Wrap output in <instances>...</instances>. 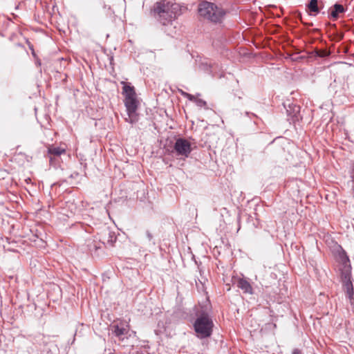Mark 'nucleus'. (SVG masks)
Here are the masks:
<instances>
[{
	"mask_svg": "<svg viewBox=\"0 0 354 354\" xmlns=\"http://www.w3.org/2000/svg\"><path fill=\"white\" fill-rule=\"evenodd\" d=\"M292 354H301V351L298 348H295L292 351Z\"/></svg>",
	"mask_w": 354,
	"mask_h": 354,
	"instance_id": "22",
	"label": "nucleus"
},
{
	"mask_svg": "<svg viewBox=\"0 0 354 354\" xmlns=\"http://www.w3.org/2000/svg\"><path fill=\"white\" fill-rule=\"evenodd\" d=\"M344 12V7L339 3H335L333 6V8L330 13V15L332 18L336 19L339 17V14L342 13Z\"/></svg>",
	"mask_w": 354,
	"mask_h": 354,
	"instance_id": "12",
	"label": "nucleus"
},
{
	"mask_svg": "<svg viewBox=\"0 0 354 354\" xmlns=\"http://www.w3.org/2000/svg\"><path fill=\"white\" fill-rule=\"evenodd\" d=\"M153 12L157 19L162 25H167L176 17L179 9L177 5L162 0L154 5Z\"/></svg>",
	"mask_w": 354,
	"mask_h": 354,
	"instance_id": "2",
	"label": "nucleus"
},
{
	"mask_svg": "<svg viewBox=\"0 0 354 354\" xmlns=\"http://www.w3.org/2000/svg\"><path fill=\"white\" fill-rule=\"evenodd\" d=\"M344 34L342 32H337L335 34V38L337 41L342 40L344 38Z\"/></svg>",
	"mask_w": 354,
	"mask_h": 354,
	"instance_id": "17",
	"label": "nucleus"
},
{
	"mask_svg": "<svg viewBox=\"0 0 354 354\" xmlns=\"http://www.w3.org/2000/svg\"><path fill=\"white\" fill-rule=\"evenodd\" d=\"M174 149L177 156H181L184 158L189 157L192 151L190 142L182 138L176 139Z\"/></svg>",
	"mask_w": 354,
	"mask_h": 354,
	"instance_id": "5",
	"label": "nucleus"
},
{
	"mask_svg": "<svg viewBox=\"0 0 354 354\" xmlns=\"http://www.w3.org/2000/svg\"><path fill=\"white\" fill-rule=\"evenodd\" d=\"M79 174L77 172H73L69 176L70 178H76L78 176Z\"/></svg>",
	"mask_w": 354,
	"mask_h": 354,
	"instance_id": "21",
	"label": "nucleus"
},
{
	"mask_svg": "<svg viewBox=\"0 0 354 354\" xmlns=\"http://www.w3.org/2000/svg\"><path fill=\"white\" fill-rule=\"evenodd\" d=\"M66 150L60 147L50 146L48 148V153L49 155L50 162L53 161V156L58 157L63 153H65Z\"/></svg>",
	"mask_w": 354,
	"mask_h": 354,
	"instance_id": "11",
	"label": "nucleus"
},
{
	"mask_svg": "<svg viewBox=\"0 0 354 354\" xmlns=\"http://www.w3.org/2000/svg\"><path fill=\"white\" fill-rule=\"evenodd\" d=\"M318 2L317 0H310L308 4V8L310 12L318 13Z\"/></svg>",
	"mask_w": 354,
	"mask_h": 354,
	"instance_id": "13",
	"label": "nucleus"
},
{
	"mask_svg": "<svg viewBox=\"0 0 354 354\" xmlns=\"http://www.w3.org/2000/svg\"><path fill=\"white\" fill-rule=\"evenodd\" d=\"M198 13L201 17L214 23L221 22L225 14L223 8L209 1H203L199 4Z\"/></svg>",
	"mask_w": 354,
	"mask_h": 354,
	"instance_id": "4",
	"label": "nucleus"
},
{
	"mask_svg": "<svg viewBox=\"0 0 354 354\" xmlns=\"http://www.w3.org/2000/svg\"><path fill=\"white\" fill-rule=\"evenodd\" d=\"M342 283H343V285H344L345 289L353 287V283H352L351 280L344 281H342Z\"/></svg>",
	"mask_w": 354,
	"mask_h": 354,
	"instance_id": "19",
	"label": "nucleus"
},
{
	"mask_svg": "<svg viewBox=\"0 0 354 354\" xmlns=\"http://www.w3.org/2000/svg\"><path fill=\"white\" fill-rule=\"evenodd\" d=\"M316 55L320 57H324L328 55V53L326 50H317Z\"/></svg>",
	"mask_w": 354,
	"mask_h": 354,
	"instance_id": "18",
	"label": "nucleus"
},
{
	"mask_svg": "<svg viewBox=\"0 0 354 354\" xmlns=\"http://www.w3.org/2000/svg\"><path fill=\"white\" fill-rule=\"evenodd\" d=\"M109 354H114V353H109Z\"/></svg>",
	"mask_w": 354,
	"mask_h": 354,
	"instance_id": "23",
	"label": "nucleus"
},
{
	"mask_svg": "<svg viewBox=\"0 0 354 354\" xmlns=\"http://www.w3.org/2000/svg\"><path fill=\"white\" fill-rule=\"evenodd\" d=\"M122 95L124 96V105L127 108L129 119L126 120L131 124L138 120L136 111L138 108L139 102L137 99L134 86L122 82Z\"/></svg>",
	"mask_w": 354,
	"mask_h": 354,
	"instance_id": "3",
	"label": "nucleus"
},
{
	"mask_svg": "<svg viewBox=\"0 0 354 354\" xmlns=\"http://www.w3.org/2000/svg\"><path fill=\"white\" fill-rule=\"evenodd\" d=\"M345 290H346V294L348 295V297L351 298L354 293L353 286L349 288L345 289Z\"/></svg>",
	"mask_w": 354,
	"mask_h": 354,
	"instance_id": "20",
	"label": "nucleus"
},
{
	"mask_svg": "<svg viewBox=\"0 0 354 354\" xmlns=\"http://www.w3.org/2000/svg\"><path fill=\"white\" fill-rule=\"evenodd\" d=\"M286 109L287 115L289 117L290 122L295 123L300 118V106L295 104H289L288 107L284 104Z\"/></svg>",
	"mask_w": 354,
	"mask_h": 354,
	"instance_id": "8",
	"label": "nucleus"
},
{
	"mask_svg": "<svg viewBox=\"0 0 354 354\" xmlns=\"http://www.w3.org/2000/svg\"><path fill=\"white\" fill-rule=\"evenodd\" d=\"M196 319L193 324L197 337L205 339L209 337L213 333L214 322L209 313L203 307L196 308Z\"/></svg>",
	"mask_w": 354,
	"mask_h": 354,
	"instance_id": "1",
	"label": "nucleus"
},
{
	"mask_svg": "<svg viewBox=\"0 0 354 354\" xmlns=\"http://www.w3.org/2000/svg\"><path fill=\"white\" fill-rule=\"evenodd\" d=\"M181 94L187 97L189 100L192 101V102H194L195 100H196V96L192 95V94H189L188 93H186V92H184V91H181Z\"/></svg>",
	"mask_w": 354,
	"mask_h": 354,
	"instance_id": "16",
	"label": "nucleus"
},
{
	"mask_svg": "<svg viewBox=\"0 0 354 354\" xmlns=\"http://www.w3.org/2000/svg\"><path fill=\"white\" fill-rule=\"evenodd\" d=\"M99 241L104 245L113 247L116 241L117 236L115 232L112 231L109 227L104 226L97 233Z\"/></svg>",
	"mask_w": 354,
	"mask_h": 354,
	"instance_id": "6",
	"label": "nucleus"
},
{
	"mask_svg": "<svg viewBox=\"0 0 354 354\" xmlns=\"http://www.w3.org/2000/svg\"><path fill=\"white\" fill-rule=\"evenodd\" d=\"M339 257L342 263V268L340 269L342 281L351 280V266L344 250L339 254Z\"/></svg>",
	"mask_w": 354,
	"mask_h": 354,
	"instance_id": "7",
	"label": "nucleus"
},
{
	"mask_svg": "<svg viewBox=\"0 0 354 354\" xmlns=\"http://www.w3.org/2000/svg\"><path fill=\"white\" fill-rule=\"evenodd\" d=\"M236 286L240 288L243 293L253 294V288L250 282L244 278H239L236 282Z\"/></svg>",
	"mask_w": 354,
	"mask_h": 354,
	"instance_id": "9",
	"label": "nucleus"
},
{
	"mask_svg": "<svg viewBox=\"0 0 354 354\" xmlns=\"http://www.w3.org/2000/svg\"><path fill=\"white\" fill-rule=\"evenodd\" d=\"M145 236L149 244H155V242L153 241V236L149 230H146Z\"/></svg>",
	"mask_w": 354,
	"mask_h": 354,
	"instance_id": "14",
	"label": "nucleus"
},
{
	"mask_svg": "<svg viewBox=\"0 0 354 354\" xmlns=\"http://www.w3.org/2000/svg\"><path fill=\"white\" fill-rule=\"evenodd\" d=\"M129 326L126 325L120 326L118 324L114 325L113 326V333L115 334L116 337H118L120 340H123L122 337V335H127L129 333Z\"/></svg>",
	"mask_w": 354,
	"mask_h": 354,
	"instance_id": "10",
	"label": "nucleus"
},
{
	"mask_svg": "<svg viewBox=\"0 0 354 354\" xmlns=\"http://www.w3.org/2000/svg\"><path fill=\"white\" fill-rule=\"evenodd\" d=\"M194 102L196 103V104L198 106H200V107H205L207 106V103L205 101H204L202 99L197 98V97H196Z\"/></svg>",
	"mask_w": 354,
	"mask_h": 354,
	"instance_id": "15",
	"label": "nucleus"
}]
</instances>
